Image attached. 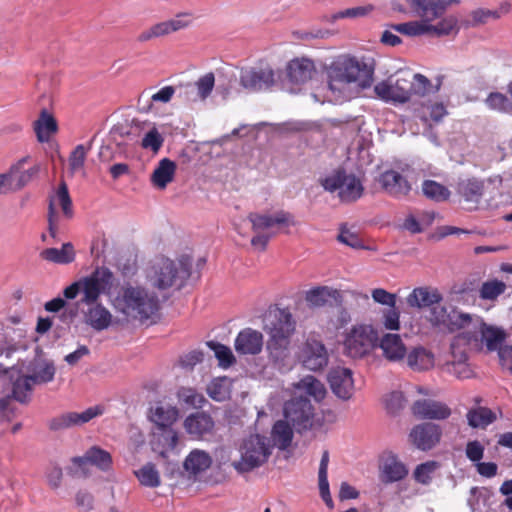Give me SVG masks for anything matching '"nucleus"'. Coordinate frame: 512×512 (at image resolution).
Masks as SVG:
<instances>
[{
    "label": "nucleus",
    "mask_w": 512,
    "mask_h": 512,
    "mask_svg": "<svg viewBox=\"0 0 512 512\" xmlns=\"http://www.w3.org/2000/svg\"><path fill=\"white\" fill-rule=\"evenodd\" d=\"M206 344L214 352L220 367L228 368L235 363L236 359L228 346L215 341H208Z\"/></svg>",
    "instance_id": "53"
},
{
    "label": "nucleus",
    "mask_w": 512,
    "mask_h": 512,
    "mask_svg": "<svg viewBox=\"0 0 512 512\" xmlns=\"http://www.w3.org/2000/svg\"><path fill=\"white\" fill-rule=\"evenodd\" d=\"M192 23V14L189 12H182L175 16V18L154 24L150 28L142 31L137 40L139 42H147L153 38L166 36L170 33L177 32L185 29Z\"/></svg>",
    "instance_id": "14"
},
{
    "label": "nucleus",
    "mask_w": 512,
    "mask_h": 512,
    "mask_svg": "<svg viewBox=\"0 0 512 512\" xmlns=\"http://www.w3.org/2000/svg\"><path fill=\"white\" fill-rule=\"evenodd\" d=\"M57 199L61 205L64 215L68 218L73 216L72 201L65 183H61L57 191Z\"/></svg>",
    "instance_id": "62"
},
{
    "label": "nucleus",
    "mask_w": 512,
    "mask_h": 512,
    "mask_svg": "<svg viewBox=\"0 0 512 512\" xmlns=\"http://www.w3.org/2000/svg\"><path fill=\"white\" fill-rule=\"evenodd\" d=\"M440 85L441 83L438 82L436 86H433L431 81L426 76L420 73H416L412 76L411 79V96L418 95L425 97L430 93H436L439 91Z\"/></svg>",
    "instance_id": "45"
},
{
    "label": "nucleus",
    "mask_w": 512,
    "mask_h": 512,
    "mask_svg": "<svg viewBox=\"0 0 512 512\" xmlns=\"http://www.w3.org/2000/svg\"><path fill=\"white\" fill-rule=\"evenodd\" d=\"M239 83L250 93L269 90L276 83V73L270 64L260 62L255 66L241 68Z\"/></svg>",
    "instance_id": "7"
},
{
    "label": "nucleus",
    "mask_w": 512,
    "mask_h": 512,
    "mask_svg": "<svg viewBox=\"0 0 512 512\" xmlns=\"http://www.w3.org/2000/svg\"><path fill=\"white\" fill-rule=\"evenodd\" d=\"M505 338L506 333L501 328L485 325L481 329V341L489 351H499V349L503 347L501 345Z\"/></svg>",
    "instance_id": "42"
},
{
    "label": "nucleus",
    "mask_w": 512,
    "mask_h": 512,
    "mask_svg": "<svg viewBox=\"0 0 512 512\" xmlns=\"http://www.w3.org/2000/svg\"><path fill=\"white\" fill-rule=\"evenodd\" d=\"M293 428L287 420H278L274 423L270 437L272 441V447H276L279 450H286L292 443L293 440Z\"/></svg>",
    "instance_id": "33"
},
{
    "label": "nucleus",
    "mask_w": 512,
    "mask_h": 512,
    "mask_svg": "<svg viewBox=\"0 0 512 512\" xmlns=\"http://www.w3.org/2000/svg\"><path fill=\"white\" fill-rule=\"evenodd\" d=\"M441 429L434 423H422L416 425L410 432L409 437L416 448L428 451L439 443Z\"/></svg>",
    "instance_id": "20"
},
{
    "label": "nucleus",
    "mask_w": 512,
    "mask_h": 512,
    "mask_svg": "<svg viewBox=\"0 0 512 512\" xmlns=\"http://www.w3.org/2000/svg\"><path fill=\"white\" fill-rule=\"evenodd\" d=\"M239 454V459L232 462V467L239 474L251 472L264 465L271 456L270 440L260 434H252L240 444Z\"/></svg>",
    "instance_id": "4"
},
{
    "label": "nucleus",
    "mask_w": 512,
    "mask_h": 512,
    "mask_svg": "<svg viewBox=\"0 0 512 512\" xmlns=\"http://www.w3.org/2000/svg\"><path fill=\"white\" fill-rule=\"evenodd\" d=\"M176 163L169 158L161 159L151 175L152 184L158 189H165L174 179Z\"/></svg>",
    "instance_id": "31"
},
{
    "label": "nucleus",
    "mask_w": 512,
    "mask_h": 512,
    "mask_svg": "<svg viewBox=\"0 0 512 512\" xmlns=\"http://www.w3.org/2000/svg\"><path fill=\"white\" fill-rule=\"evenodd\" d=\"M177 418L178 410L171 405L157 403L151 408L150 420L161 430L171 427Z\"/></svg>",
    "instance_id": "34"
},
{
    "label": "nucleus",
    "mask_w": 512,
    "mask_h": 512,
    "mask_svg": "<svg viewBox=\"0 0 512 512\" xmlns=\"http://www.w3.org/2000/svg\"><path fill=\"white\" fill-rule=\"evenodd\" d=\"M36 385L29 375L18 377L13 383V397L21 403H27L33 386Z\"/></svg>",
    "instance_id": "51"
},
{
    "label": "nucleus",
    "mask_w": 512,
    "mask_h": 512,
    "mask_svg": "<svg viewBox=\"0 0 512 512\" xmlns=\"http://www.w3.org/2000/svg\"><path fill=\"white\" fill-rule=\"evenodd\" d=\"M377 340V332L372 326H356L345 339V351L352 358H361L377 345Z\"/></svg>",
    "instance_id": "10"
},
{
    "label": "nucleus",
    "mask_w": 512,
    "mask_h": 512,
    "mask_svg": "<svg viewBox=\"0 0 512 512\" xmlns=\"http://www.w3.org/2000/svg\"><path fill=\"white\" fill-rule=\"evenodd\" d=\"M378 183L386 194L396 199L408 196L412 189L406 177L394 169L382 172L379 175Z\"/></svg>",
    "instance_id": "17"
},
{
    "label": "nucleus",
    "mask_w": 512,
    "mask_h": 512,
    "mask_svg": "<svg viewBox=\"0 0 512 512\" xmlns=\"http://www.w3.org/2000/svg\"><path fill=\"white\" fill-rule=\"evenodd\" d=\"M332 392L342 400H349L354 393L353 373L345 367L332 368L328 374Z\"/></svg>",
    "instance_id": "19"
},
{
    "label": "nucleus",
    "mask_w": 512,
    "mask_h": 512,
    "mask_svg": "<svg viewBox=\"0 0 512 512\" xmlns=\"http://www.w3.org/2000/svg\"><path fill=\"white\" fill-rule=\"evenodd\" d=\"M267 351L269 361L278 370L288 369L290 360V340L268 339Z\"/></svg>",
    "instance_id": "28"
},
{
    "label": "nucleus",
    "mask_w": 512,
    "mask_h": 512,
    "mask_svg": "<svg viewBox=\"0 0 512 512\" xmlns=\"http://www.w3.org/2000/svg\"><path fill=\"white\" fill-rule=\"evenodd\" d=\"M297 390L303 391L309 396H312L316 401L322 400L326 395L324 385L317 380L314 376H306L302 378L296 385Z\"/></svg>",
    "instance_id": "44"
},
{
    "label": "nucleus",
    "mask_w": 512,
    "mask_h": 512,
    "mask_svg": "<svg viewBox=\"0 0 512 512\" xmlns=\"http://www.w3.org/2000/svg\"><path fill=\"white\" fill-rule=\"evenodd\" d=\"M212 458L206 451L192 450L184 461V468L191 474H198L210 468Z\"/></svg>",
    "instance_id": "36"
},
{
    "label": "nucleus",
    "mask_w": 512,
    "mask_h": 512,
    "mask_svg": "<svg viewBox=\"0 0 512 512\" xmlns=\"http://www.w3.org/2000/svg\"><path fill=\"white\" fill-rule=\"evenodd\" d=\"M33 130L38 142L47 143L51 136L57 133L58 124L55 117L46 108H43L38 119L33 122Z\"/></svg>",
    "instance_id": "29"
},
{
    "label": "nucleus",
    "mask_w": 512,
    "mask_h": 512,
    "mask_svg": "<svg viewBox=\"0 0 512 512\" xmlns=\"http://www.w3.org/2000/svg\"><path fill=\"white\" fill-rule=\"evenodd\" d=\"M72 462L82 469L87 464H92L105 471L110 468L112 458L109 452L94 446L88 449L83 456L74 457Z\"/></svg>",
    "instance_id": "30"
},
{
    "label": "nucleus",
    "mask_w": 512,
    "mask_h": 512,
    "mask_svg": "<svg viewBox=\"0 0 512 512\" xmlns=\"http://www.w3.org/2000/svg\"><path fill=\"white\" fill-rule=\"evenodd\" d=\"M456 194L476 209L485 192V180L476 176H460L455 183Z\"/></svg>",
    "instance_id": "15"
},
{
    "label": "nucleus",
    "mask_w": 512,
    "mask_h": 512,
    "mask_svg": "<svg viewBox=\"0 0 512 512\" xmlns=\"http://www.w3.org/2000/svg\"><path fill=\"white\" fill-rule=\"evenodd\" d=\"M411 88V78L409 75H403L395 80L389 78L377 83L374 92L385 102L406 103L411 99Z\"/></svg>",
    "instance_id": "12"
},
{
    "label": "nucleus",
    "mask_w": 512,
    "mask_h": 512,
    "mask_svg": "<svg viewBox=\"0 0 512 512\" xmlns=\"http://www.w3.org/2000/svg\"><path fill=\"white\" fill-rule=\"evenodd\" d=\"M468 425L472 428L484 429L496 419V414L490 408L477 407L470 409L466 414Z\"/></svg>",
    "instance_id": "41"
},
{
    "label": "nucleus",
    "mask_w": 512,
    "mask_h": 512,
    "mask_svg": "<svg viewBox=\"0 0 512 512\" xmlns=\"http://www.w3.org/2000/svg\"><path fill=\"white\" fill-rule=\"evenodd\" d=\"M409 473L408 467L396 455H388L381 466L382 482L394 483L403 480Z\"/></svg>",
    "instance_id": "27"
},
{
    "label": "nucleus",
    "mask_w": 512,
    "mask_h": 512,
    "mask_svg": "<svg viewBox=\"0 0 512 512\" xmlns=\"http://www.w3.org/2000/svg\"><path fill=\"white\" fill-rule=\"evenodd\" d=\"M383 325L388 330L400 329V312L396 305L383 312Z\"/></svg>",
    "instance_id": "64"
},
{
    "label": "nucleus",
    "mask_w": 512,
    "mask_h": 512,
    "mask_svg": "<svg viewBox=\"0 0 512 512\" xmlns=\"http://www.w3.org/2000/svg\"><path fill=\"white\" fill-rule=\"evenodd\" d=\"M29 376L37 384L51 382L55 376V366L52 362L46 360H35L29 367Z\"/></svg>",
    "instance_id": "38"
},
{
    "label": "nucleus",
    "mask_w": 512,
    "mask_h": 512,
    "mask_svg": "<svg viewBox=\"0 0 512 512\" xmlns=\"http://www.w3.org/2000/svg\"><path fill=\"white\" fill-rule=\"evenodd\" d=\"M326 191H338V196L343 202H354L358 200L364 191V187L355 175L347 174L344 171L327 176L321 181Z\"/></svg>",
    "instance_id": "8"
},
{
    "label": "nucleus",
    "mask_w": 512,
    "mask_h": 512,
    "mask_svg": "<svg viewBox=\"0 0 512 512\" xmlns=\"http://www.w3.org/2000/svg\"><path fill=\"white\" fill-rule=\"evenodd\" d=\"M506 288V284L501 280H488L482 283L479 289V297L483 300L493 301L502 295Z\"/></svg>",
    "instance_id": "52"
},
{
    "label": "nucleus",
    "mask_w": 512,
    "mask_h": 512,
    "mask_svg": "<svg viewBox=\"0 0 512 512\" xmlns=\"http://www.w3.org/2000/svg\"><path fill=\"white\" fill-rule=\"evenodd\" d=\"M268 339L290 340L296 331V320L288 308L270 311L264 322Z\"/></svg>",
    "instance_id": "11"
},
{
    "label": "nucleus",
    "mask_w": 512,
    "mask_h": 512,
    "mask_svg": "<svg viewBox=\"0 0 512 512\" xmlns=\"http://www.w3.org/2000/svg\"><path fill=\"white\" fill-rule=\"evenodd\" d=\"M40 170L41 166L39 164H36L27 170L21 169L14 177L13 186L16 187V191H19L28 185L39 174Z\"/></svg>",
    "instance_id": "57"
},
{
    "label": "nucleus",
    "mask_w": 512,
    "mask_h": 512,
    "mask_svg": "<svg viewBox=\"0 0 512 512\" xmlns=\"http://www.w3.org/2000/svg\"><path fill=\"white\" fill-rule=\"evenodd\" d=\"M286 72L289 80L296 84H304L316 74L314 62L306 57L294 58L287 63Z\"/></svg>",
    "instance_id": "24"
},
{
    "label": "nucleus",
    "mask_w": 512,
    "mask_h": 512,
    "mask_svg": "<svg viewBox=\"0 0 512 512\" xmlns=\"http://www.w3.org/2000/svg\"><path fill=\"white\" fill-rule=\"evenodd\" d=\"M443 369L445 372L461 380L469 379L474 375V372L468 362H446Z\"/></svg>",
    "instance_id": "55"
},
{
    "label": "nucleus",
    "mask_w": 512,
    "mask_h": 512,
    "mask_svg": "<svg viewBox=\"0 0 512 512\" xmlns=\"http://www.w3.org/2000/svg\"><path fill=\"white\" fill-rule=\"evenodd\" d=\"M411 410L419 419L445 420L451 415V409L447 404L432 399L415 401Z\"/></svg>",
    "instance_id": "22"
},
{
    "label": "nucleus",
    "mask_w": 512,
    "mask_h": 512,
    "mask_svg": "<svg viewBox=\"0 0 512 512\" xmlns=\"http://www.w3.org/2000/svg\"><path fill=\"white\" fill-rule=\"evenodd\" d=\"M337 239L342 244H345L351 248H363L362 240L360 239L358 234L349 230L345 224L341 225L340 233L337 236Z\"/></svg>",
    "instance_id": "60"
},
{
    "label": "nucleus",
    "mask_w": 512,
    "mask_h": 512,
    "mask_svg": "<svg viewBox=\"0 0 512 512\" xmlns=\"http://www.w3.org/2000/svg\"><path fill=\"white\" fill-rule=\"evenodd\" d=\"M405 405L406 399L402 392L393 391L385 397V407L390 414H397Z\"/></svg>",
    "instance_id": "58"
},
{
    "label": "nucleus",
    "mask_w": 512,
    "mask_h": 512,
    "mask_svg": "<svg viewBox=\"0 0 512 512\" xmlns=\"http://www.w3.org/2000/svg\"><path fill=\"white\" fill-rule=\"evenodd\" d=\"M186 432L194 439H201L214 428L212 417L204 412L189 415L184 421Z\"/></svg>",
    "instance_id": "26"
},
{
    "label": "nucleus",
    "mask_w": 512,
    "mask_h": 512,
    "mask_svg": "<svg viewBox=\"0 0 512 512\" xmlns=\"http://www.w3.org/2000/svg\"><path fill=\"white\" fill-rule=\"evenodd\" d=\"M85 322L96 331L107 329L112 321V314L102 304H95L88 308L84 315Z\"/></svg>",
    "instance_id": "32"
},
{
    "label": "nucleus",
    "mask_w": 512,
    "mask_h": 512,
    "mask_svg": "<svg viewBox=\"0 0 512 512\" xmlns=\"http://www.w3.org/2000/svg\"><path fill=\"white\" fill-rule=\"evenodd\" d=\"M192 258L182 256L178 260L159 257L150 262L145 270L147 282L158 290L182 288L191 275Z\"/></svg>",
    "instance_id": "2"
},
{
    "label": "nucleus",
    "mask_w": 512,
    "mask_h": 512,
    "mask_svg": "<svg viewBox=\"0 0 512 512\" xmlns=\"http://www.w3.org/2000/svg\"><path fill=\"white\" fill-rule=\"evenodd\" d=\"M486 106L499 113H512V99L501 92H491L485 99Z\"/></svg>",
    "instance_id": "47"
},
{
    "label": "nucleus",
    "mask_w": 512,
    "mask_h": 512,
    "mask_svg": "<svg viewBox=\"0 0 512 512\" xmlns=\"http://www.w3.org/2000/svg\"><path fill=\"white\" fill-rule=\"evenodd\" d=\"M422 192L428 199L436 202L446 201L451 195L450 190L446 186L434 180H425L422 183Z\"/></svg>",
    "instance_id": "46"
},
{
    "label": "nucleus",
    "mask_w": 512,
    "mask_h": 512,
    "mask_svg": "<svg viewBox=\"0 0 512 512\" xmlns=\"http://www.w3.org/2000/svg\"><path fill=\"white\" fill-rule=\"evenodd\" d=\"M328 464H329V452L327 450L323 451L319 471H318V482H319V492L322 500L325 502L327 507L332 509L334 507V502L332 500L329 482H328Z\"/></svg>",
    "instance_id": "39"
},
{
    "label": "nucleus",
    "mask_w": 512,
    "mask_h": 512,
    "mask_svg": "<svg viewBox=\"0 0 512 512\" xmlns=\"http://www.w3.org/2000/svg\"><path fill=\"white\" fill-rule=\"evenodd\" d=\"M164 138L159 133L157 128L150 129L142 139V147L144 149H151L153 152H158L162 147Z\"/></svg>",
    "instance_id": "59"
},
{
    "label": "nucleus",
    "mask_w": 512,
    "mask_h": 512,
    "mask_svg": "<svg viewBox=\"0 0 512 512\" xmlns=\"http://www.w3.org/2000/svg\"><path fill=\"white\" fill-rule=\"evenodd\" d=\"M300 360L309 370L322 369L328 363V354L324 344L313 338L307 339L301 350Z\"/></svg>",
    "instance_id": "18"
},
{
    "label": "nucleus",
    "mask_w": 512,
    "mask_h": 512,
    "mask_svg": "<svg viewBox=\"0 0 512 512\" xmlns=\"http://www.w3.org/2000/svg\"><path fill=\"white\" fill-rule=\"evenodd\" d=\"M41 257L49 262L57 264H69L75 259V251L73 245L68 242L64 243L60 249L47 248L41 252Z\"/></svg>",
    "instance_id": "40"
},
{
    "label": "nucleus",
    "mask_w": 512,
    "mask_h": 512,
    "mask_svg": "<svg viewBox=\"0 0 512 512\" xmlns=\"http://www.w3.org/2000/svg\"><path fill=\"white\" fill-rule=\"evenodd\" d=\"M415 113L424 123H428L430 120L439 123L448 112L443 103L429 101L427 103H421L419 107L415 109Z\"/></svg>",
    "instance_id": "37"
},
{
    "label": "nucleus",
    "mask_w": 512,
    "mask_h": 512,
    "mask_svg": "<svg viewBox=\"0 0 512 512\" xmlns=\"http://www.w3.org/2000/svg\"><path fill=\"white\" fill-rule=\"evenodd\" d=\"M371 296L376 303L388 306V308L394 307L397 302L396 294L390 293L382 288L372 290Z\"/></svg>",
    "instance_id": "63"
},
{
    "label": "nucleus",
    "mask_w": 512,
    "mask_h": 512,
    "mask_svg": "<svg viewBox=\"0 0 512 512\" xmlns=\"http://www.w3.org/2000/svg\"><path fill=\"white\" fill-rule=\"evenodd\" d=\"M407 364L414 371L429 370L434 366V355L423 347H416L407 353Z\"/></svg>",
    "instance_id": "35"
},
{
    "label": "nucleus",
    "mask_w": 512,
    "mask_h": 512,
    "mask_svg": "<svg viewBox=\"0 0 512 512\" xmlns=\"http://www.w3.org/2000/svg\"><path fill=\"white\" fill-rule=\"evenodd\" d=\"M372 5L366 6H358L347 8L345 10L339 11L332 15V20L336 21L343 18H359L368 15L371 11H373Z\"/></svg>",
    "instance_id": "61"
},
{
    "label": "nucleus",
    "mask_w": 512,
    "mask_h": 512,
    "mask_svg": "<svg viewBox=\"0 0 512 512\" xmlns=\"http://www.w3.org/2000/svg\"><path fill=\"white\" fill-rule=\"evenodd\" d=\"M248 219L255 233L251 244L260 250H265L269 240L276 234L273 230L275 227L296 225L293 215L284 210L277 211L273 215L250 213Z\"/></svg>",
    "instance_id": "5"
},
{
    "label": "nucleus",
    "mask_w": 512,
    "mask_h": 512,
    "mask_svg": "<svg viewBox=\"0 0 512 512\" xmlns=\"http://www.w3.org/2000/svg\"><path fill=\"white\" fill-rule=\"evenodd\" d=\"M263 334L252 328H244L235 338L234 348L239 355H257L262 351Z\"/></svg>",
    "instance_id": "23"
},
{
    "label": "nucleus",
    "mask_w": 512,
    "mask_h": 512,
    "mask_svg": "<svg viewBox=\"0 0 512 512\" xmlns=\"http://www.w3.org/2000/svg\"><path fill=\"white\" fill-rule=\"evenodd\" d=\"M427 316L428 322L439 328L448 329L454 331L463 328L466 324L471 322V316L466 313H462L456 309L449 311L446 306L434 304L429 309Z\"/></svg>",
    "instance_id": "13"
},
{
    "label": "nucleus",
    "mask_w": 512,
    "mask_h": 512,
    "mask_svg": "<svg viewBox=\"0 0 512 512\" xmlns=\"http://www.w3.org/2000/svg\"><path fill=\"white\" fill-rule=\"evenodd\" d=\"M208 395L215 401H224L230 397V380L227 377L213 379L207 387Z\"/></svg>",
    "instance_id": "49"
},
{
    "label": "nucleus",
    "mask_w": 512,
    "mask_h": 512,
    "mask_svg": "<svg viewBox=\"0 0 512 512\" xmlns=\"http://www.w3.org/2000/svg\"><path fill=\"white\" fill-rule=\"evenodd\" d=\"M372 76L373 68L364 60L340 55L327 68L328 89L334 101L343 102L352 98L351 84L369 87Z\"/></svg>",
    "instance_id": "1"
},
{
    "label": "nucleus",
    "mask_w": 512,
    "mask_h": 512,
    "mask_svg": "<svg viewBox=\"0 0 512 512\" xmlns=\"http://www.w3.org/2000/svg\"><path fill=\"white\" fill-rule=\"evenodd\" d=\"M82 287L81 303L92 305L101 294H109L114 283L112 271L104 266L97 267L90 275L80 279Z\"/></svg>",
    "instance_id": "6"
},
{
    "label": "nucleus",
    "mask_w": 512,
    "mask_h": 512,
    "mask_svg": "<svg viewBox=\"0 0 512 512\" xmlns=\"http://www.w3.org/2000/svg\"><path fill=\"white\" fill-rule=\"evenodd\" d=\"M284 416L298 433H302L313 426L314 408L307 397L295 396L285 403Z\"/></svg>",
    "instance_id": "9"
},
{
    "label": "nucleus",
    "mask_w": 512,
    "mask_h": 512,
    "mask_svg": "<svg viewBox=\"0 0 512 512\" xmlns=\"http://www.w3.org/2000/svg\"><path fill=\"white\" fill-rule=\"evenodd\" d=\"M92 141L87 146L83 144L77 145L69 156V166L72 172H76L83 168L87 153L91 149Z\"/></svg>",
    "instance_id": "54"
},
{
    "label": "nucleus",
    "mask_w": 512,
    "mask_h": 512,
    "mask_svg": "<svg viewBox=\"0 0 512 512\" xmlns=\"http://www.w3.org/2000/svg\"><path fill=\"white\" fill-rule=\"evenodd\" d=\"M442 301L443 296L439 290L430 286L416 287L406 297L407 305L419 311L428 310Z\"/></svg>",
    "instance_id": "21"
},
{
    "label": "nucleus",
    "mask_w": 512,
    "mask_h": 512,
    "mask_svg": "<svg viewBox=\"0 0 512 512\" xmlns=\"http://www.w3.org/2000/svg\"><path fill=\"white\" fill-rule=\"evenodd\" d=\"M135 475L143 486L156 488L161 484L160 474L153 463H146Z\"/></svg>",
    "instance_id": "50"
},
{
    "label": "nucleus",
    "mask_w": 512,
    "mask_h": 512,
    "mask_svg": "<svg viewBox=\"0 0 512 512\" xmlns=\"http://www.w3.org/2000/svg\"><path fill=\"white\" fill-rule=\"evenodd\" d=\"M440 468V463L434 460L426 461L416 466L413 471L414 480L422 485H429L433 475Z\"/></svg>",
    "instance_id": "48"
},
{
    "label": "nucleus",
    "mask_w": 512,
    "mask_h": 512,
    "mask_svg": "<svg viewBox=\"0 0 512 512\" xmlns=\"http://www.w3.org/2000/svg\"><path fill=\"white\" fill-rule=\"evenodd\" d=\"M337 296V290L326 286H320L307 291L305 300L313 307H322L330 299H335Z\"/></svg>",
    "instance_id": "43"
},
{
    "label": "nucleus",
    "mask_w": 512,
    "mask_h": 512,
    "mask_svg": "<svg viewBox=\"0 0 512 512\" xmlns=\"http://www.w3.org/2000/svg\"><path fill=\"white\" fill-rule=\"evenodd\" d=\"M215 85V76L212 72L206 73L201 76L196 82L195 87L197 89V95L200 100H206Z\"/></svg>",
    "instance_id": "56"
},
{
    "label": "nucleus",
    "mask_w": 512,
    "mask_h": 512,
    "mask_svg": "<svg viewBox=\"0 0 512 512\" xmlns=\"http://www.w3.org/2000/svg\"><path fill=\"white\" fill-rule=\"evenodd\" d=\"M114 308L131 319H149L159 309V299L154 292L142 286H124L113 302Z\"/></svg>",
    "instance_id": "3"
},
{
    "label": "nucleus",
    "mask_w": 512,
    "mask_h": 512,
    "mask_svg": "<svg viewBox=\"0 0 512 512\" xmlns=\"http://www.w3.org/2000/svg\"><path fill=\"white\" fill-rule=\"evenodd\" d=\"M376 346L382 350L383 357L390 362H399L407 355V348L399 334H384Z\"/></svg>",
    "instance_id": "25"
},
{
    "label": "nucleus",
    "mask_w": 512,
    "mask_h": 512,
    "mask_svg": "<svg viewBox=\"0 0 512 512\" xmlns=\"http://www.w3.org/2000/svg\"><path fill=\"white\" fill-rule=\"evenodd\" d=\"M102 412L103 410L99 406L90 407L81 413L66 412L52 418L48 423V427L52 431H59L80 426L101 415Z\"/></svg>",
    "instance_id": "16"
}]
</instances>
